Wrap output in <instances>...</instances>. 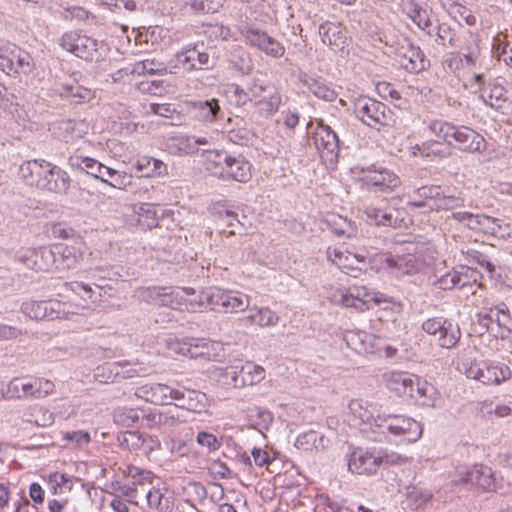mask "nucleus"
Masks as SVG:
<instances>
[{"label":"nucleus","instance_id":"f257e3e1","mask_svg":"<svg viewBox=\"0 0 512 512\" xmlns=\"http://www.w3.org/2000/svg\"><path fill=\"white\" fill-rule=\"evenodd\" d=\"M371 408V403L360 399L351 400L348 405V409L355 419L363 424H369L371 427L374 426L390 441L392 437H395L412 443L421 437L422 426L416 420L399 414L374 416Z\"/></svg>","mask_w":512,"mask_h":512},{"label":"nucleus","instance_id":"f03ea898","mask_svg":"<svg viewBox=\"0 0 512 512\" xmlns=\"http://www.w3.org/2000/svg\"><path fill=\"white\" fill-rule=\"evenodd\" d=\"M55 390L52 381L44 378H36L32 376L14 377L6 385V389L1 386L0 399H41Z\"/></svg>","mask_w":512,"mask_h":512},{"label":"nucleus","instance_id":"7ed1b4c3","mask_svg":"<svg viewBox=\"0 0 512 512\" xmlns=\"http://www.w3.org/2000/svg\"><path fill=\"white\" fill-rule=\"evenodd\" d=\"M327 299L343 307H352L359 311L369 309L371 303L381 304L388 302L384 294L369 291L366 287L330 288Z\"/></svg>","mask_w":512,"mask_h":512},{"label":"nucleus","instance_id":"20e7f679","mask_svg":"<svg viewBox=\"0 0 512 512\" xmlns=\"http://www.w3.org/2000/svg\"><path fill=\"white\" fill-rule=\"evenodd\" d=\"M59 45L66 51L86 61L98 62L104 51V44L98 40L82 35L77 31L64 33L59 39Z\"/></svg>","mask_w":512,"mask_h":512},{"label":"nucleus","instance_id":"39448f33","mask_svg":"<svg viewBox=\"0 0 512 512\" xmlns=\"http://www.w3.org/2000/svg\"><path fill=\"white\" fill-rule=\"evenodd\" d=\"M354 113L362 123L377 130L389 125L392 118L386 104L369 97H359L354 102Z\"/></svg>","mask_w":512,"mask_h":512},{"label":"nucleus","instance_id":"423d86ee","mask_svg":"<svg viewBox=\"0 0 512 512\" xmlns=\"http://www.w3.org/2000/svg\"><path fill=\"white\" fill-rule=\"evenodd\" d=\"M461 370L467 378L477 380L485 385L499 384L511 375L510 368L504 364L487 361L463 362Z\"/></svg>","mask_w":512,"mask_h":512},{"label":"nucleus","instance_id":"0eeeda50","mask_svg":"<svg viewBox=\"0 0 512 512\" xmlns=\"http://www.w3.org/2000/svg\"><path fill=\"white\" fill-rule=\"evenodd\" d=\"M215 61L207 52L200 51L198 45H187L170 60V74H176L182 67L190 72L213 67Z\"/></svg>","mask_w":512,"mask_h":512},{"label":"nucleus","instance_id":"6e6552de","mask_svg":"<svg viewBox=\"0 0 512 512\" xmlns=\"http://www.w3.org/2000/svg\"><path fill=\"white\" fill-rule=\"evenodd\" d=\"M422 329L427 334L436 337L438 345L445 349L455 347L461 337L459 326L443 317L426 319L422 323Z\"/></svg>","mask_w":512,"mask_h":512},{"label":"nucleus","instance_id":"1a4fd4ad","mask_svg":"<svg viewBox=\"0 0 512 512\" xmlns=\"http://www.w3.org/2000/svg\"><path fill=\"white\" fill-rule=\"evenodd\" d=\"M226 376L231 378L232 385L235 388L245 386H254L265 379V369L252 361L242 363L237 361L225 369Z\"/></svg>","mask_w":512,"mask_h":512},{"label":"nucleus","instance_id":"9d476101","mask_svg":"<svg viewBox=\"0 0 512 512\" xmlns=\"http://www.w3.org/2000/svg\"><path fill=\"white\" fill-rule=\"evenodd\" d=\"M326 254L331 263L352 277H358L366 265L365 255L352 253L342 246L329 247Z\"/></svg>","mask_w":512,"mask_h":512},{"label":"nucleus","instance_id":"9b49d317","mask_svg":"<svg viewBox=\"0 0 512 512\" xmlns=\"http://www.w3.org/2000/svg\"><path fill=\"white\" fill-rule=\"evenodd\" d=\"M246 44L263 51L266 55L279 58L285 53V47L266 32L254 28H245L241 32Z\"/></svg>","mask_w":512,"mask_h":512},{"label":"nucleus","instance_id":"f8f14e48","mask_svg":"<svg viewBox=\"0 0 512 512\" xmlns=\"http://www.w3.org/2000/svg\"><path fill=\"white\" fill-rule=\"evenodd\" d=\"M210 297L214 300V310L222 308L224 312L236 313L244 311L250 305L249 296L239 291H225L215 287Z\"/></svg>","mask_w":512,"mask_h":512},{"label":"nucleus","instance_id":"ddd939ff","mask_svg":"<svg viewBox=\"0 0 512 512\" xmlns=\"http://www.w3.org/2000/svg\"><path fill=\"white\" fill-rule=\"evenodd\" d=\"M361 181L363 186L372 192L393 191L401 183L396 174L385 168L367 171Z\"/></svg>","mask_w":512,"mask_h":512},{"label":"nucleus","instance_id":"4468645a","mask_svg":"<svg viewBox=\"0 0 512 512\" xmlns=\"http://www.w3.org/2000/svg\"><path fill=\"white\" fill-rule=\"evenodd\" d=\"M17 259L26 268L37 272L55 268V258L51 247L24 250Z\"/></svg>","mask_w":512,"mask_h":512},{"label":"nucleus","instance_id":"2eb2a0df","mask_svg":"<svg viewBox=\"0 0 512 512\" xmlns=\"http://www.w3.org/2000/svg\"><path fill=\"white\" fill-rule=\"evenodd\" d=\"M176 401V407L186 409L190 412L207 414L209 411L210 403L205 393L199 390L174 389L172 402Z\"/></svg>","mask_w":512,"mask_h":512},{"label":"nucleus","instance_id":"dca6fc26","mask_svg":"<svg viewBox=\"0 0 512 512\" xmlns=\"http://www.w3.org/2000/svg\"><path fill=\"white\" fill-rule=\"evenodd\" d=\"M382 463L383 459L379 454L356 448L348 459V469L355 474L372 475L376 473Z\"/></svg>","mask_w":512,"mask_h":512},{"label":"nucleus","instance_id":"f3484780","mask_svg":"<svg viewBox=\"0 0 512 512\" xmlns=\"http://www.w3.org/2000/svg\"><path fill=\"white\" fill-rule=\"evenodd\" d=\"M458 483L475 485L482 491H494L497 489L495 474L485 465H474L471 469L459 473Z\"/></svg>","mask_w":512,"mask_h":512},{"label":"nucleus","instance_id":"a211bd4d","mask_svg":"<svg viewBox=\"0 0 512 512\" xmlns=\"http://www.w3.org/2000/svg\"><path fill=\"white\" fill-rule=\"evenodd\" d=\"M0 55L6 56L11 64L8 68H0V70L6 74L13 72L16 74L28 75L35 68V63L31 55L15 45L6 48L1 47Z\"/></svg>","mask_w":512,"mask_h":512},{"label":"nucleus","instance_id":"6ab92c4d","mask_svg":"<svg viewBox=\"0 0 512 512\" xmlns=\"http://www.w3.org/2000/svg\"><path fill=\"white\" fill-rule=\"evenodd\" d=\"M62 306L55 300L27 301L22 304L21 311L34 320H54L61 317Z\"/></svg>","mask_w":512,"mask_h":512},{"label":"nucleus","instance_id":"aec40b11","mask_svg":"<svg viewBox=\"0 0 512 512\" xmlns=\"http://www.w3.org/2000/svg\"><path fill=\"white\" fill-rule=\"evenodd\" d=\"M174 388L163 383H146L135 389V396L155 405L172 403Z\"/></svg>","mask_w":512,"mask_h":512},{"label":"nucleus","instance_id":"412c9836","mask_svg":"<svg viewBox=\"0 0 512 512\" xmlns=\"http://www.w3.org/2000/svg\"><path fill=\"white\" fill-rule=\"evenodd\" d=\"M386 263L390 273L396 277L418 273L424 267L423 260L414 254L390 256Z\"/></svg>","mask_w":512,"mask_h":512},{"label":"nucleus","instance_id":"4be33fe9","mask_svg":"<svg viewBox=\"0 0 512 512\" xmlns=\"http://www.w3.org/2000/svg\"><path fill=\"white\" fill-rule=\"evenodd\" d=\"M82 247V242H76V245L62 243L53 245L51 248L55 258V269L69 270L74 268L83 255Z\"/></svg>","mask_w":512,"mask_h":512},{"label":"nucleus","instance_id":"5701e85b","mask_svg":"<svg viewBox=\"0 0 512 512\" xmlns=\"http://www.w3.org/2000/svg\"><path fill=\"white\" fill-rule=\"evenodd\" d=\"M364 213L376 225L397 227L403 221V218L400 216L401 213L386 202L367 206Z\"/></svg>","mask_w":512,"mask_h":512},{"label":"nucleus","instance_id":"b1692460","mask_svg":"<svg viewBox=\"0 0 512 512\" xmlns=\"http://www.w3.org/2000/svg\"><path fill=\"white\" fill-rule=\"evenodd\" d=\"M452 140L457 143L460 150L469 153L481 152L486 147L484 137L467 126H456L452 134Z\"/></svg>","mask_w":512,"mask_h":512},{"label":"nucleus","instance_id":"393cba45","mask_svg":"<svg viewBox=\"0 0 512 512\" xmlns=\"http://www.w3.org/2000/svg\"><path fill=\"white\" fill-rule=\"evenodd\" d=\"M47 170L45 180L40 184V189L60 195L67 194L71 182L68 173L52 163L47 166Z\"/></svg>","mask_w":512,"mask_h":512},{"label":"nucleus","instance_id":"a878e982","mask_svg":"<svg viewBox=\"0 0 512 512\" xmlns=\"http://www.w3.org/2000/svg\"><path fill=\"white\" fill-rule=\"evenodd\" d=\"M402 10L417 27L428 35L434 32L431 10L420 6L415 0H403Z\"/></svg>","mask_w":512,"mask_h":512},{"label":"nucleus","instance_id":"bb28decb","mask_svg":"<svg viewBox=\"0 0 512 512\" xmlns=\"http://www.w3.org/2000/svg\"><path fill=\"white\" fill-rule=\"evenodd\" d=\"M399 65L410 73H417L425 69L427 60L419 47L408 44L401 47L397 55Z\"/></svg>","mask_w":512,"mask_h":512},{"label":"nucleus","instance_id":"cd10ccee","mask_svg":"<svg viewBox=\"0 0 512 512\" xmlns=\"http://www.w3.org/2000/svg\"><path fill=\"white\" fill-rule=\"evenodd\" d=\"M313 141L323 156L337 155L339 150L338 136L328 125L320 124L317 126L313 135Z\"/></svg>","mask_w":512,"mask_h":512},{"label":"nucleus","instance_id":"c85d7f7f","mask_svg":"<svg viewBox=\"0 0 512 512\" xmlns=\"http://www.w3.org/2000/svg\"><path fill=\"white\" fill-rule=\"evenodd\" d=\"M182 294L189 296L184 297L183 311L199 312L206 309L214 310V300L210 297L213 294V288L196 293L193 288H181Z\"/></svg>","mask_w":512,"mask_h":512},{"label":"nucleus","instance_id":"c756f323","mask_svg":"<svg viewBox=\"0 0 512 512\" xmlns=\"http://www.w3.org/2000/svg\"><path fill=\"white\" fill-rule=\"evenodd\" d=\"M50 162L45 160L33 159L24 162L19 168V175L26 184L40 189V184L45 180V173Z\"/></svg>","mask_w":512,"mask_h":512},{"label":"nucleus","instance_id":"7c9ffc66","mask_svg":"<svg viewBox=\"0 0 512 512\" xmlns=\"http://www.w3.org/2000/svg\"><path fill=\"white\" fill-rule=\"evenodd\" d=\"M251 178V164L241 156L226 158V166L222 180H234L246 183Z\"/></svg>","mask_w":512,"mask_h":512},{"label":"nucleus","instance_id":"2f4dec72","mask_svg":"<svg viewBox=\"0 0 512 512\" xmlns=\"http://www.w3.org/2000/svg\"><path fill=\"white\" fill-rule=\"evenodd\" d=\"M415 376L403 373L393 372L385 376L386 386L389 390L395 392L399 396L415 397Z\"/></svg>","mask_w":512,"mask_h":512},{"label":"nucleus","instance_id":"473e14b6","mask_svg":"<svg viewBox=\"0 0 512 512\" xmlns=\"http://www.w3.org/2000/svg\"><path fill=\"white\" fill-rule=\"evenodd\" d=\"M319 35L322 42L335 51L343 49L347 41L345 29L340 24L334 22L327 21L321 24Z\"/></svg>","mask_w":512,"mask_h":512},{"label":"nucleus","instance_id":"72a5a7b5","mask_svg":"<svg viewBox=\"0 0 512 512\" xmlns=\"http://www.w3.org/2000/svg\"><path fill=\"white\" fill-rule=\"evenodd\" d=\"M133 168L139 177H161L168 174V168L165 163L148 156L138 158L132 166Z\"/></svg>","mask_w":512,"mask_h":512},{"label":"nucleus","instance_id":"f704fd0d","mask_svg":"<svg viewBox=\"0 0 512 512\" xmlns=\"http://www.w3.org/2000/svg\"><path fill=\"white\" fill-rule=\"evenodd\" d=\"M343 339L350 349L359 354L369 352L373 348L372 335L362 330H347Z\"/></svg>","mask_w":512,"mask_h":512},{"label":"nucleus","instance_id":"c9c22d12","mask_svg":"<svg viewBox=\"0 0 512 512\" xmlns=\"http://www.w3.org/2000/svg\"><path fill=\"white\" fill-rule=\"evenodd\" d=\"M202 154L205 155V170L211 175L219 179H223V174L226 166V155L219 150L210 148L202 149Z\"/></svg>","mask_w":512,"mask_h":512},{"label":"nucleus","instance_id":"e433bc0d","mask_svg":"<svg viewBox=\"0 0 512 512\" xmlns=\"http://www.w3.org/2000/svg\"><path fill=\"white\" fill-rule=\"evenodd\" d=\"M441 186L439 185H425L419 187L410 196L409 205L417 208L429 207L436 204L437 199L441 193Z\"/></svg>","mask_w":512,"mask_h":512},{"label":"nucleus","instance_id":"4c0bfd02","mask_svg":"<svg viewBox=\"0 0 512 512\" xmlns=\"http://www.w3.org/2000/svg\"><path fill=\"white\" fill-rule=\"evenodd\" d=\"M117 442L122 449L136 452L142 449L146 443L154 442V439L138 431H124L118 434Z\"/></svg>","mask_w":512,"mask_h":512},{"label":"nucleus","instance_id":"58836bf2","mask_svg":"<svg viewBox=\"0 0 512 512\" xmlns=\"http://www.w3.org/2000/svg\"><path fill=\"white\" fill-rule=\"evenodd\" d=\"M465 225L470 229L480 230L491 235H498L501 229L498 219L484 214L471 213Z\"/></svg>","mask_w":512,"mask_h":512},{"label":"nucleus","instance_id":"ea45409f","mask_svg":"<svg viewBox=\"0 0 512 512\" xmlns=\"http://www.w3.org/2000/svg\"><path fill=\"white\" fill-rule=\"evenodd\" d=\"M197 116L204 122L212 123L220 118L222 111L217 99L197 101L193 104Z\"/></svg>","mask_w":512,"mask_h":512},{"label":"nucleus","instance_id":"a19ab883","mask_svg":"<svg viewBox=\"0 0 512 512\" xmlns=\"http://www.w3.org/2000/svg\"><path fill=\"white\" fill-rule=\"evenodd\" d=\"M130 73L138 75H164L170 73V61L164 64L155 59H145L133 64Z\"/></svg>","mask_w":512,"mask_h":512},{"label":"nucleus","instance_id":"79ce46f5","mask_svg":"<svg viewBox=\"0 0 512 512\" xmlns=\"http://www.w3.org/2000/svg\"><path fill=\"white\" fill-rule=\"evenodd\" d=\"M61 96L71 100L74 103H83L92 99L93 92L78 83H65L58 88Z\"/></svg>","mask_w":512,"mask_h":512},{"label":"nucleus","instance_id":"37998d69","mask_svg":"<svg viewBox=\"0 0 512 512\" xmlns=\"http://www.w3.org/2000/svg\"><path fill=\"white\" fill-rule=\"evenodd\" d=\"M166 150L176 156H185L194 154L191 136L176 135L171 136L165 141Z\"/></svg>","mask_w":512,"mask_h":512},{"label":"nucleus","instance_id":"c03bdc74","mask_svg":"<svg viewBox=\"0 0 512 512\" xmlns=\"http://www.w3.org/2000/svg\"><path fill=\"white\" fill-rule=\"evenodd\" d=\"M68 164L78 170L85 171L87 174L98 179L99 173L103 171V164L97 160L75 154L69 157Z\"/></svg>","mask_w":512,"mask_h":512},{"label":"nucleus","instance_id":"a18cd8bd","mask_svg":"<svg viewBox=\"0 0 512 512\" xmlns=\"http://www.w3.org/2000/svg\"><path fill=\"white\" fill-rule=\"evenodd\" d=\"M295 446L305 451L321 450L325 447L324 436L313 430L304 432L296 438Z\"/></svg>","mask_w":512,"mask_h":512},{"label":"nucleus","instance_id":"49530a36","mask_svg":"<svg viewBox=\"0 0 512 512\" xmlns=\"http://www.w3.org/2000/svg\"><path fill=\"white\" fill-rule=\"evenodd\" d=\"M417 394V399L421 400V403L426 406L435 407L438 400L437 391L435 387L426 382L420 381L416 378L414 394Z\"/></svg>","mask_w":512,"mask_h":512},{"label":"nucleus","instance_id":"de8ad7c7","mask_svg":"<svg viewBox=\"0 0 512 512\" xmlns=\"http://www.w3.org/2000/svg\"><path fill=\"white\" fill-rule=\"evenodd\" d=\"M255 312L247 317L250 324H256L260 327L275 326L278 321V315L268 307L255 308Z\"/></svg>","mask_w":512,"mask_h":512},{"label":"nucleus","instance_id":"09e8293b","mask_svg":"<svg viewBox=\"0 0 512 512\" xmlns=\"http://www.w3.org/2000/svg\"><path fill=\"white\" fill-rule=\"evenodd\" d=\"M48 488L54 495L70 492L73 488V480L66 474L54 472L48 476Z\"/></svg>","mask_w":512,"mask_h":512},{"label":"nucleus","instance_id":"8fccbe9b","mask_svg":"<svg viewBox=\"0 0 512 512\" xmlns=\"http://www.w3.org/2000/svg\"><path fill=\"white\" fill-rule=\"evenodd\" d=\"M456 126L442 120H432L428 124L429 131L437 138L448 145L452 144V134Z\"/></svg>","mask_w":512,"mask_h":512},{"label":"nucleus","instance_id":"3c124183","mask_svg":"<svg viewBox=\"0 0 512 512\" xmlns=\"http://www.w3.org/2000/svg\"><path fill=\"white\" fill-rule=\"evenodd\" d=\"M462 206H464V198L461 196V193L458 195L446 194L441 188V193L436 201V204L430 205L429 208L431 210L440 211L452 210Z\"/></svg>","mask_w":512,"mask_h":512},{"label":"nucleus","instance_id":"603ef678","mask_svg":"<svg viewBox=\"0 0 512 512\" xmlns=\"http://www.w3.org/2000/svg\"><path fill=\"white\" fill-rule=\"evenodd\" d=\"M140 411L135 408L119 407L113 412V421L122 427H131L140 419Z\"/></svg>","mask_w":512,"mask_h":512},{"label":"nucleus","instance_id":"864d4df0","mask_svg":"<svg viewBox=\"0 0 512 512\" xmlns=\"http://www.w3.org/2000/svg\"><path fill=\"white\" fill-rule=\"evenodd\" d=\"M159 305L169 307L174 310L183 311L184 296L181 289L164 287Z\"/></svg>","mask_w":512,"mask_h":512},{"label":"nucleus","instance_id":"5fc2aeb1","mask_svg":"<svg viewBox=\"0 0 512 512\" xmlns=\"http://www.w3.org/2000/svg\"><path fill=\"white\" fill-rule=\"evenodd\" d=\"M225 96L228 102L235 107H243L249 102L246 89L238 84H229L225 89Z\"/></svg>","mask_w":512,"mask_h":512},{"label":"nucleus","instance_id":"6e6d98bb","mask_svg":"<svg viewBox=\"0 0 512 512\" xmlns=\"http://www.w3.org/2000/svg\"><path fill=\"white\" fill-rule=\"evenodd\" d=\"M492 317H495V324L500 330L498 332L501 337H504L505 332L509 333L511 331L512 320L506 307L497 306L492 308Z\"/></svg>","mask_w":512,"mask_h":512},{"label":"nucleus","instance_id":"4d7b16f0","mask_svg":"<svg viewBox=\"0 0 512 512\" xmlns=\"http://www.w3.org/2000/svg\"><path fill=\"white\" fill-rule=\"evenodd\" d=\"M138 221L142 226L152 228L157 226L156 206L150 203H143L137 210Z\"/></svg>","mask_w":512,"mask_h":512},{"label":"nucleus","instance_id":"13d9d810","mask_svg":"<svg viewBox=\"0 0 512 512\" xmlns=\"http://www.w3.org/2000/svg\"><path fill=\"white\" fill-rule=\"evenodd\" d=\"M163 288L162 286L139 287L134 291V295L145 303L160 304Z\"/></svg>","mask_w":512,"mask_h":512},{"label":"nucleus","instance_id":"bf43d9fd","mask_svg":"<svg viewBox=\"0 0 512 512\" xmlns=\"http://www.w3.org/2000/svg\"><path fill=\"white\" fill-rule=\"evenodd\" d=\"M204 358L212 361H222L225 356L223 344L203 338Z\"/></svg>","mask_w":512,"mask_h":512},{"label":"nucleus","instance_id":"052dcab7","mask_svg":"<svg viewBox=\"0 0 512 512\" xmlns=\"http://www.w3.org/2000/svg\"><path fill=\"white\" fill-rule=\"evenodd\" d=\"M280 102V96L274 93L268 98L260 99L256 105L260 114L269 116L278 110Z\"/></svg>","mask_w":512,"mask_h":512},{"label":"nucleus","instance_id":"680f3d73","mask_svg":"<svg viewBox=\"0 0 512 512\" xmlns=\"http://www.w3.org/2000/svg\"><path fill=\"white\" fill-rule=\"evenodd\" d=\"M189 5L195 13H214L221 6V0H189Z\"/></svg>","mask_w":512,"mask_h":512},{"label":"nucleus","instance_id":"e2e57ef3","mask_svg":"<svg viewBox=\"0 0 512 512\" xmlns=\"http://www.w3.org/2000/svg\"><path fill=\"white\" fill-rule=\"evenodd\" d=\"M196 442L206 447L209 451H217L222 446L221 439H218L214 434L206 431H200L196 436Z\"/></svg>","mask_w":512,"mask_h":512},{"label":"nucleus","instance_id":"0e129e2a","mask_svg":"<svg viewBox=\"0 0 512 512\" xmlns=\"http://www.w3.org/2000/svg\"><path fill=\"white\" fill-rule=\"evenodd\" d=\"M460 274L456 273V269L449 271L445 273L444 275H441L438 277L434 284L442 290H449L454 287H457L460 281Z\"/></svg>","mask_w":512,"mask_h":512},{"label":"nucleus","instance_id":"69168bd1","mask_svg":"<svg viewBox=\"0 0 512 512\" xmlns=\"http://www.w3.org/2000/svg\"><path fill=\"white\" fill-rule=\"evenodd\" d=\"M252 421L255 426L261 431L268 429L270 424L273 422V414L264 408L257 407L255 409V415H251Z\"/></svg>","mask_w":512,"mask_h":512},{"label":"nucleus","instance_id":"338daca9","mask_svg":"<svg viewBox=\"0 0 512 512\" xmlns=\"http://www.w3.org/2000/svg\"><path fill=\"white\" fill-rule=\"evenodd\" d=\"M309 90L318 98L333 101L336 99V92L324 83L314 81L310 84Z\"/></svg>","mask_w":512,"mask_h":512},{"label":"nucleus","instance_id":"774afa93","mask_svg":"<svg viewBox=\"0 0 512 512\" xmlns=\"http://www.w3.org/2000/svg\"><path fill=\"white\" fill-rule=\"evenodd\" d=\"M62 18L69 21L84 22L89 18V12L80 6L64 8L61 12Z\"/></svg>","mask_w":512,"mask_h":512}]
</instances>
